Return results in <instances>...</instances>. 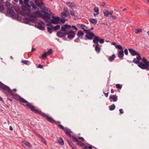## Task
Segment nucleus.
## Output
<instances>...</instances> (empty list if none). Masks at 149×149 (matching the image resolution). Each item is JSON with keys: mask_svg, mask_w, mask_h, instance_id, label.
<instances>
[{"mask_svg": "<svg viewBox=\"0 0 149 149\" xmlns=\"http://www.w3.org/2000/svg\"><path fill=\"white\" fill-rule=\"evenodd\" d=\"M77 27L73 26H72L68 24H64L61 28V30L68 35V38L70 39L73 38L75 36V32L77 30Z\"/></svg>", "mask_w": 149, "mask_h": 149, "instance_id": "obj_1", "label": "nucleus"}, {"mask_svg": "<svg viewBox=\"0 0 149 149\" xmlns=\"http://www.w3.org/2000/svg\"><path fill=\"white\" fill-rule=\"evenodd\" d=\"M37 6L42 9L44 10V11H43L44 13L42 16V18L44 19L46 21L47 18H44L43 17H47L50 16L52 14V13L50 10L47 8H46L45 7V4L43 3L42 0H34Z\"/></svg>", "mask_w": 149, "mask_h": 149, "instance_id": "obj_2", "label": "nucleus"}, {"mask_svg": "<svg viewBox=\"0 0 149 149\" xmlns=\"http://www.w3.org/2000/svg\"><path fill=\"white\" fill-rule=\"evenodd\" d=\"M19 100L20 101L23 103H26V106L30 108L33 112H34L35 113L38 114L39 115L42 113L41 111L35 109V107L33 105L28 102L22 97H20L19 98Z\"/></svg>", "mask_w": 149, "mask_h": 149, "instance_id": "obj_3", "label": "nucleus"}, {"mask_svg": "<svg viewBox=\"0 0 149 149\" xmlns=\"http://www.w3.org/2000/svg\"><path fill=\"white\" fill-rule=\"evenodd\" d=\"M0 87L2 89V91L7 95L14 96V94L12 91L8 86L3 84L0 81Z\"/></svg>", "mask_w": 149, "mask_h": 149, "instance_id": "obj_4", "label": "nucleus"}, {"mask_svg": "<svg viewBox=\"0 0 149 149\" xmlns=\"http://www.w3.org/2000/svg\"><path fill=\"white\" fill-rule=\"evenodd\" d=\"M44 18H45L48 19H46V21L50 23H52L54 24H57L59 22L60 18L58 17H56L53 15L52 17V19H51L50 16L43 17Z\"/></svg>", "mask_w": 149, "mask_h": 149, "instance_id": "obj_5", "label": "nucleus"}, {"mask_svg": "<svg viewBox=\"0 0 149 149\" xmlns=\"http://www.w3.org/2000/svg\"><path fill=\"white\" fill-rule=\"evenodd\" d=\"M143 63L142 62L139 63L138 64V66L142 69H147L149 70V62L145 58L143 57L142 58Z\"/></svg>", "mask_w": 149, "mask_h": 149, "instance_id": "obj_6", "label": "nucleus"}, {"mask_svg": "<svg viewBox=\"0 0 149 149\" xmlns=\"http://www.w3.org/2000/svg\"><path fill=\"white\" fill-rule=\"evenodd\" d=\"M30 6L29 4L22 5V9L23 11V13L24 15H30L31 14Z\"/></svg>", "mask_w": 149, "mask_h": 149, "instance_id": "obj_7", "label": "nucleus"}, {"mask_svg": "<svg viewBox=\"0 0 149 149\" xmlns=\"http://www.w3.org/2000/svg\"><path fill=\"white\" fill-rule=\"evenodd\" d=\"M29 16L30 19L28 18H24L23 20L24 22L26 24H30L31 22H34L36 21L37 19L36 17L33 16L32 15H28Z\"/></svg>", "mask_w": 149, "mask_h": 149, "instance_id": "obj_8", "label": "nucleus"}, {"mask_svg": "<svg viewBox=\"0 0 149 149\" xmlns=\"http://www.w3.org/2000/svg\"><path fill=\"white\" fill-rule=\"evenodd\" d=\"M40 115L45 117L47 120L50 123L56 124H57V122L55 121L52 117L48 116V115H46L45 113L42 112V113L40 114Z\"/></svg>", "mask_w": 149, "mask_h": 149, "instance_id": "obj_9", "label": "nucleus"}, {"mask_svg": "<svg viewBox=\"0 0 149 149\" xmlns=\"http://www.w3.org/2000/svg\"><path fill=\"white\" fill-rule=\"evenodd\" d=\"M86 33L88 35H86V37L88 38L89 39H92V38L93 37V38L95 37V36L94 34L92 32H90L89 30L88 31L86 32Z\"/></svg>", "mask_w": 149, "mask_h": 149, "instance_id": "obj_10", "label": "nucleus"}, {"mask_svg": "<svg viewBox=\"0 0 149 149\" xmlns=\"http://www.w3.org/2000/svg\"><path fill=\"white\" fill-rule=\"evenodd\" d=\"M103 13L105 16L106 17H109L110 16L112 15L113 13V11H111L109 12V11L104 10H103Z\"/></svg>", "mask_w": 149, "mask_h": 149, "instance_id": "obj_11", "label": "nucleus"}, {"mask_svg": "<svg viewBox=\"0 0 149 149\" xmlns=\"http://www.w3.org/2000/svg\"><path fill=\"white\" fill-rule=\"evenodd\" d=\"M22 143V146L25 148H28L29 149H30L32 147L31 145L29 142L25 141H23Z\"/></svg>", "mask_w": 149, "mask_h": 149, "instance_id": "obj_12", "label": "nucleus"}, {"mask_svg": "<svg viewBox=\"0 0 149 149\" xmlns=\"http://www.w3.org/2000/svg\"><path fill=\"white\" fill-rule=\"evenodd\" d=\"M43 13V11H36L34 12L33 15L34 16L36 17H41L42 18V13Z\"/></svg>", "mask_w": 149, "mask_h": 149, "instance_id": "obj_13", "label": "nucleus"}, {"mask_svg": "<svg viewBox=\"0 0 149 149\" xmlns=\"http://www.w3.org/2000/svg\"><path fill=\"white\" fill-rule=\"evenodd\" d=\"M68 14V10L67 8L66 10H65V11L61 13V17L63 18H65L66 17Z\"/></svg>", "mask_w": 149, "mask_h": 149, "instance_id": "obj_14", "label": "nucleus"}, {"mask_svg": "<svg viewBox=\"0 0 149 149\" xmlns=\"http://www.w3.org/2000/svg\"><path fill=\"white\" fill-rule=\"evenodd\" d=\"M128 50L132 56H134L136 55H137L138 52L132 49L129 48L128 49Z\"/></svg>", "mask_w": 149, "mask_h": 149, "instance_id": "obj_15", "label": "nucleus"}, {"mask_svg": "<svg viewBox=\"0 0 149 149\" xmlns=\"http://www.w3.org/2000/svg\"><path fill=\"white\" fill-rule=\"evenodd\" d=\"M61 31L60 32H58L57 33V35L59 37H64L66 35L64 32H63L61 30Z\"/></svg>", "mask_w": 149, "mask_h": 149, "instance_id": "obj_16", "label": "nucleus"}, {"mask_svg": "<svg viewBox=\"0 0 149 149\" xmlns=\"http://www.w3.org/2000/svg\"><path fill=\"white\" fill-rule=\"evenodd\" d=\"M64 131L65 132L66 134L68 136L70 137L71 136V135L70 134L72 133V132L70 130L68 129L67 128H65V129Z\"/></svg>", "mask_w": 149, "mask_h": 149, "instance_id": "obj_17", "label": "nucleus"}, {"mask_svg": "<svg viewBox=\"0 0 149 149\" xmlns=\"http://www.w3.org/2000/svg\"><path fill=\"white\" fill-rule=\"evenodd\" d=\"M99 40V37L97 36H95V37L94 38V39L93 40V42L95 44L96 46H99V44L98 43V42H97Z\"/></svg>", "mask_w": 149, "mask_h": 149, "instance_id": "obj_18", "label": "nucleus"}, {"mask_svg": "<svg viewBox=\"0 0 149 149\" xmlns=\"http://www.w3.org/2000/svg\"><path fill=\"white\" fill-rule=\"evenodd\" d=\"M7 12L12 16H14L15 15V13L13 10L9 8H7Z\"/></svg>", "mask_w": 149, "mask_h": 149, "instance_id": "obj_19", "label": "nucleus"}, {"mask_svg": "<svg viewBox=\"0 0 149 149\" xmlns=\"http://www.w3.org/2000/svg\"><path fill=\"white\" fill-rule=\"evenodd\" d=\"M66 4L72 9L73 8L75 7V6L74 4L72 3H70V2H67L66 3Z\"/></svg>", "mask_w": 149, "mask_h": 149, "instance_id": "obj_20", "label": "nucleus"}, {"mask_svg": "<svg viewBox=\"0 0 149 149\" xmlns=\"http://www.w3.org/2000/svg\"><path fill=\"white\" fill-rule=\"evenodd\" d=\"M109 98L113 99V101L116 102L117 100V96L116 95H110Z\"/></svg>", "mask_w": 149, "mask_h": 149, "instance_id": "obj_21", "label": "nucleus"}, {"mask_svg": "<svg viewBox=\"0 0 149 149\" xmlns=\"http://www.w3.org/2000/svg\"><path fill=\"white\" fill-rule=\"evenodd\" d=\"M67 142L72 149H75L76 147L71 141L69 140H68Z\"/></svg>", "mask_w": 149, "mask_h": 149, "instance_id": "obj_22", "label": "nucleus"}, {"mask_svg": "<svg viewBox=\"0 0 149 149\" xmlns=\"http://www.w3.org/2000/svg\"><path fill=\"white\" fill-rule=\"evenodd\" d=\"M83 33L82 31H79L77 33V36H78L79 37H80L81 39H83Z\"/></svg>", "mask_w": 149, "mask_h": 149, "instance_id": "obj_23", "label": "nucleus"}, {"mask_svg": "<svg viewBox=\"0 0 149 149\" xmlns=\"http://www.w3.org/2000/svg\"><path fill=\"white\" fill-rule=\"evenodd\" d=\"M89 21L91 23L95 25L97 23V21L95 19L90 18L89 19Z\"/></svg>", "mask_w": 149, "mask_h": 149, "instance_id": "obj_24", "label": "nucleus"}, {"mask_svg": "<svg viewBox=\"0 0 149 149\" xmlns=\"http://www.w3.org/2000/svg\"><path fill=\"white\" fill-rule=\"evenodd\" d=\"M79 25L80 26V28H81V29H83L86 32L88 31V30H86L85 29V28H84V27H85L86 28V29H88V27H87L85 26V25H84V24H79Z\"/></svg>", "mask_w": 149, "mask_h": 149, "instance_id": "obj_25", "label": "nucleus"}, {"mask_svg": "<svg viewBox=\"0 0 149 149\" xmlns=\"http://www.w3.org/2000/svg\"><path fill=\"white\" fill-rule=\"evenodd\" d=\"M124 56V52L123 50H120L118 52V56L119 58H121L123 57Z\"/></svg>", "mask_w": 149, "mask_h": 149, "instance_id": "obj_26", "label": "nucleus"}, {"mask_svg": "<svg viewBox=\"0 0 149 149\" xmlns=\"http://www.w3.org/2000/svg\"><path fill=\"white\" fill-rule=\"evenodd\" d=\"M115 55L113 54L111 56H110L109 58V60L110 62L112 61L115 58Z\"/></svg>", "mask_w": 149, "mask_h": 149, "instance_id": "obj_27", "label": "nucleus"}, {"mask_svg": "<svg viewBox=\"0 0 149 149\" xmlns=\"http://www.w3.org/2000/svg\"><path fill=\"white\" fill-rule=\"evenodd\" d=\"M60 26L59 25H57L55 26H52L53 30L56 31L60 28Z\"/></svg>", "mask_w": 149, "mask_h": 149, "instance_id": "obj_28", "label": "nucleus"}, {"mask_svg": "<svg viewBox=\"0 0 149 149\" xmlns=\"http://www.w3.org/2000/svg\"><path fill=\"white\" fill-rule=\"evenodd\" d=\"M82 148L83 149H92V146H87L84 145V146Z\"/></svg>", "mask_w": 149, "mask_h": 149, "instance_id": "obj_29", "label": "nucleus"}, {"mask_svg": "<svg viewBox=\"0 0 149 149\" xmlns=\"http://www.w3.org/2000/svg\"><path fill=\"white\" fill-rule=\"evenodd\" d=\"M37 27L38 29H39L41 30H44L45 29V27L41 26L39 24H38L37 26Z\"/></svg>", "mask_w": 149, "mask_h": 149, "instance_id": "obj_30", "label": "nucleus"}, {"mask_svg": "<svg viewBox=\"0 0 149 149\" xmlns=\"http://www.w3.org/2000/svg\"><path fill=\"white\" fill-rule=\"evenodd\" d=\"M109 109L110 110L112 111L114 110L115 108V106L114 104H113L112 105H110L109 107Z\"/></svg>", "mask_w": 149, "mask_h": 149, "instance_id": "obj_31", "label": "nucleus"}, {"mask_svg": "<svg viewBox=\"0 0 149 149\" xmlns=\"http://www.w3.org/2000/svg\"><path fill=\"white\" fill-rule=\"evenodd\" d=\"M142 31V29H135V32L136 34H138L140 32H141Z\"/></svg>", "mask_w": 149, "mask_h": 149, "instance_id": "obj_32", "label": "nucleus"}, {"mask_svg": "<svg viewBox=\"0 0 149 149\" xmlns=\"http://www.w3.org/2000/svg\"><path fill=\"white\" fill-rule=\"evenodd\" d=\"M70 14L72 16H75L76 17L77 16V14L75 13L74 12L73 10L72 9V10H70Z\"/></svg>", "mask_w": 149, "mask_h": 149, "instance_id": "obj_33", "label": "nucleus"}, {"mask_svg": "<svg viewBox=\"0 0 149 149\" xmlns=\"http://www.w3.org/2000/svg\"><path fill=\"white\" fill-rule=\"evenodd\" d=\"M58 142L59 144L61 145H63L64 144L63 141L61 138L59 140Z\"/></svg>", "mask_w": 149, "mask_h": 149, "instance_id": "obj_34", "label": "nucleus"}, {"mask_svg": "<svg viewBox=\"0 0 149 149\" xmlns=\"http://www.w3.org/2000/svg\"><path fill=\"white\" fill-rule=\"evenodd\" d=\"M77 144L78 145L82 147L84 146V143L81 142V141H78L77 142Z\"/></svg>", "mask_w": 149, "mask_h": 149, "instance_id": "obj_35", "label": "nucleus"}, {"mask_svg": "<svg viewBox=\"0 0 149 149\" xmlns=\"http://www.w3.org/2000/svg\"><path fill=\"white\" fill-rule=\"evenodd\" d=\"M95 49L97 52L99 53L100 51V48L99 46H95Z\"/></svg>", "mask_w": 149, "mask_h": 149, "instance_id": "obj_36", "label": "nucleus"}, {"mask_svg": "<svg viewBox=\"0 0 149 149\" xmlns=\"http://www.w3.org/2000/svg\"><path fill=\"white\" fill-rule=\"evenodd\" d=\"M136 55L137 56L136 57L137 59L139 61L141 60H142V59L140 55L138 53H137V55Z\"/></svg>", "mask_w": 149, "mask_h": 149, "instance_id": "obj_37", "label": "nucleus"}, {"mask_svg": "<svg viewBox=\"0 0 149 149\" xmlns=\"http://www.w3.org/2000/svg\"><path fill=\"white\" fill-rule=\"evenodd\" d=\"M4 9V7L3 5V4L0 2V11H3V10Z\"/></svg>", "mask_w": 149, "mask_h": 149, "instance_id": "obj_38", "label": "nucleus"}, {"mask_svg": "<svg viewBox=\"0 0 149 149\" xmlns=\"http://www.w3.org/2000/svg\"><path fill=\"white\" fill-rule=\"evenodd\" d=\"M48 31L50 33H51L52 32L53 29L52 26V27H48L47 28Z\"/></svg>", "mask_w": 149, "mask_h": 149, "instance_id": "obj_39", "label": "nucleus"}, {"mask_svg": "<svg viewBox=\"0 0 149 149\" xmlns=\"http://www.w3.org/2000/svg\"><path fill=\"white\" fill-rule=\"evenodd\" d=\"M93 10L96 13H99V9L98 7H95L94 8Z\"/></svg>", "mask_w": 149, "mask_h": 149, "instance_id": "obj_40", "label": "nucleus"}, {"mask_svg": "<svg viewBox=\"0 0 149 149\" xmlns=\"http://www.w3.org/2000/svg\"><path fill=\"white\" fill-rule=\"evenodd\" d=\"M133 62L136 64L139 63V61L137 59V58H134L133 61Z\"/></svg>", "mask_w": 149, "mask_h": 149, "instance_id": "obj_41", "label": "nucleus"}, {"mask_svg": "<svg viewBox=\"0 0 149 149\" xmlns=\"http://www.w3.org/2000/svg\"><path fill=\"white\" fill-rule=\"evenodd\" d=\"M109 17L110 19H112L113 20H115L117 18L116 16L113 15L110 16Z\"/></svg>", "mask_w": 149, "mask_h": 149, "instance_id": "obj_42", "label": "nucleus"}, {"mask_svg": "<svg viewBox=\"0 0 149 149\" xmlns=\"http://www.w3.org/2000/svg\"><path fill=\"white\" fill-rule=\"evenodd\" d=\"M116 86L117 88L119 89H121L122 87V85L119 84H116Z\"/></svg>", "mask_w": 149, "mask_h": 149, "instance_id": "obj_43", "label": "nucleus"}, {"mask_svg": "<svg viewBox=\"0 0 149 149\" xmlns=\"http://www.w3.org/2000/svg\"><path fill=\"white\" fill-rule=\"evenodd\" d=\"M115 47L120 50H123L122 47L120 45H117L115 46Z\"/></svg>", "mask_w": 149, "mask_h": 149, "instance_id": "obj_44", "label": "nucleus"}, {"mask_svg": "<svg viewBox=\"0 0 149 149\" xmlns=\"http://www.w3.org/2000/svg\"><path fill=\"white\" fill-rule=\"evenodd\" d=\"M71 138L72 139V140L75 142H77L78 141L77 138H76L74 137H72Z\"/></svg>", "mask_w": 149, "mask_h": 149, "instance_id": "obj_45", "label": "nucleus"}, {"mask_svg": "<svg viewBox=\"0 0 149 149\" xmlns=\"http://www.w3.org/2000/svg\"><path fill=\"white\" fill-rule=\"evenodd\" d=\"M31 6L33 8V9L35 10L37 8L38 10V9L37 8V7L35 5L34 3L31 4Z\"/></svg>", "mask_w": 149, "mask_h": 149, "instance_id": "obj_46", "label": "nucleus"}, {"mask_svg": "<svg viewBox=\"0 0 149 149\" xmlns=\"http://www.w3.org/2000/svg\"><path fill=\"white\" fill-rule=\"evenodd\" d=\"M47 55H49L51 54L52 53V49H49L47 52H46Z\"/></svg>", "mask_w": 149, "mask_h": 149, "instance_id": "obj_47", "label": "nucleus"}, {"mask_svg": "<svg viewBox=\"0 0 149 149\" xmlns=\"http://www.w3.org/2000/svg\"><path fill=\"white\" fill-rule=\"evenodd\" d=\"M98 41H99L100 43L102 44L104 43V40L103 39H100V38H99V40H98Z\"/></svg>", "mask_w": 149, "mask_h": 149, "instance_id": "obj_48", "label": "nucleus"}, {"mask_svg": "<svg viewBox=\"0 0 149 149\" xmlns=\"http://www.w3.org/2000/svg\"><path fill=\"white\" fill-rule=\"evenodd\" d=\"M58 126L61 129H62V130H64V131L65 130V128H64V127L63 126V125H61V124H60V125H58Z\"/></svg>", "mask_w": 149, "mask_h": 149, "instance_id": "obj_49", "label": "nucleus"}, {"mask_svg": "<svg viewBox=\"0 0 149 149\" xmlns=\"http://www.w3.org/2000/svg\"><path fill=\"white\" fill-rule=\"evenodd\" d=\"M47 54L46 52H45L43 53V54L42 56V57L45 58L47 57Z\"/></svg>", "mask_w": 149, "mask_h": 149, "instance_id": "obj_50", "label": "nucleus"}, {"mask_svg": "<svg viewBox=\"0 0 149 149\" xmlns=\"http://www.w3.org/2000/svg\"><path fill=\"white\" fill-rule=\"evenodd\" d=\"M21 62L25 65H26L28 63V61L26 60H23L21 61Z\"/></svg>", "mask_w": 149, "mask_h": 149, "instance_id": "obj_51", "label": "nucleus"}, {"mask_svg": "<svg viewBox=\"0 0 149 149\" xmlns=\"http://www.w3.org/2000/svg\"><path fill=\"white\" fill-rule=\"evenodd\" d=\"M10 4H11L10 3H9L8 1H7L6 2L5 5L6 6H10Z\"/></svg>", "mask_w": 149, "mask_h": 149, "instance_id": "obj_52", "label": "nucleus"}, {"mask_svg": "<svg viewBox=\"0 0 149 149\" xmlns=\"http://www.w3.org/2000/svg\"><path fill=\"white\" fill-rule=\"evenodd\" d=\"M124 53L126 55H127L128 54V50L127 49H126L124 50Z\"/></svg>", "mask_w": 149, "mask_h": 149, "instance_id": "obj_53", "label": "nucleus"}, {"mask_svg": "<svg viewBox=\"0 0 149 149\" xmlns=\"http://www.w3.org/2000/svg\"><path fill=\"white\" fill-rule=\"evenodd\" d=\"M59 22L62 23H64L65 22V20L64 19H60Z\"/></svg>", "mask_w": 149, "mask_h": 149, "instance_id": "obj_54", "label": "nucleus"}, {"mask_svg": "<svg viewBox=\"0 0 149 149\" xmlns=\"http://www.w3.org/2000/svg\"><path fill=\"white\" fill-rule=\"evenodd\" d=\"M80 39L79 38V37L77 38L76 39H75L74 41L75 42H78L79 41Z\"/></svg>", "mask_w": 149, "mask_h": 149, "instance_id": "obj_55", "label": "nucleus"}, {"mask_svg": "<svg viewBox=\"0 0 149 149\" xmlns=\"http://www.w3.org/2000/svg\"><path fill=\"white\" fill-rule=\"evenodd\" d=\"M78 139L79 140H81L82 141L84 142V139L82 137H78Z\"/></svg>", "mask_w": 149, "mask_h": 149, "instance_id": "obj_56", "label": "nucleus"}, {"mask_svg": "<svg viewBox=\"0 0 149 149\" xmlns=\"http://www.w3.org/2000/svg\"><path fill=\"white\" fill-rule=\"evenodd\" d=\"M29 0H24V2L25 5L28 4Z\"/></svg>", "mask_w": 149, "mask_h": 149, "instance_id": "obj_57", "label": "nucleus"}, {"mask_svg": "<svg viewBox=\"0 0 149 149\" xmlns=\"http://www.w3.org/2000/svg\"><path fill=\"white\" fill-rule=\"evenodd\" d=\"M119 111L120 112V114H123L124 113L122 109H120L119 110Z\"/></svg>", "mask_w": 149, "mask_h": 149, "instance_id": "obj_58", "label": "nucleus"}, {"mask_svg": "<svg viewBox=\"0 0 149 149\" xmlns=\"http://www.w3.org/2000/svg\"><path fill=\"white\" fill-rule=\"evenodd\" d=\"M103 93L104 94V95H105V96L106 97H108V94H109V93L108 92L107 93H105L104 92Z\"/></svg>", "mask_w": 149, "mask_h": 149, "instance_id": "obj_59", "label": "nucleus"}, {"mask_svg": "<svg viewBox=\"0 0 149 149\" xmlns=\"http://www.w3.org/2000/svg\"><path fill=\"white\" fill-rule=\"evenodd\" d=\"M38 67L40 68H43V66L39 64L38 65Z\"/></svg>", "mask_w": 149, "mask_h": 149, "instance_id": "obj_60", "label": "nucleus"}, {"mask_svg": "<svg viewBox=\"0 0 149 149\" xmlns=\"http://www.w3.org/2000/svg\"><path fill=\"white\" fill-rule=\"evenodd\" d=\"M42 141L45 144H47V143L44 139H43V140H42Z\"/></svg>", "mask_w": 149, "mask_h": 149, "instance_id": "obj_61", "label": "nucleus"}, {"mask_svg": "<svg viewBox=\"0 0 149 149\" xmlns=\"http://www.w3.org/2000/svg\"><path fill=\"white\" fill-rule=\"evenodd\" d=\"M111 93H114V90H113V89H111Z\"/></svg>", "mask_w": 149, "mask_h": 149, "instance_id": "obj_62", "label": "nucleus"}, {"mask_svg": "<svg viewBox=\"0 0 149 149\" xmlns=\"http://www.w3.org/2000/svg\"><path fill=\"white\" fill-rule=\"evenodd\" d=\"M111 44L112 45H116V43L114 42H112L111 43Z\"/></svg>", "mask_w": 149, "mask_h": 149, "instance_id": "obj_63", "label": "nucleus"}, {"mask_svg": "<svg viewBox=\"0 0 149 149\" xmlns=\"http://www.w3.org/2000/svg\"><path fill=\"white\" fill-rule=\"evenodd\" d=\"M9 129L10 130H11L12 131L13 130V129L11 126H10Z\"/></svg>", "mask_w": 149, "mask_h": 149, "instance_id": "obj_64", "label": "nucleus"}]
</instances>
